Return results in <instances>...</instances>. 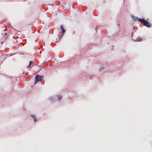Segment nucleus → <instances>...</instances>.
<instances>
[{
	"mask_svg": "<svg viewBox=\"0 0 152 152\" xmlns=\"http://www.w3.org/2000/svg\"><path fill=\"white\" fill-rule=\"evenodd\" d=\"M137 19L139 21L141 22L144 24V26H146L148 27H150L151 24L149 23L145 20L144 19H141L139 18H137Z\"/></svg>",
	"mask_w": 152,
	"mask_h": 152,
	"instance_id": "nucleus-1",
	"label": "nucleus"
},
{
	"mask_svg": "<svg viewBox=\"0 0 152 152\" xmlns=\"http://www.w3.org/2000/svg\"><path fill=\"white\" fill-rule=\"evenodd\" d=\"M34 62L33 61H31L29 62L28 66H27V67L30 68L32 67L33 66Z\"/></svg>",
	"mask_w": 152,
	"mask_h": 152,
	"instance_id": "nucleus-2",
	"label": "nucleus"
},
{
	"mask_svg": "<svg viewBox=\"0 0 152 152\" xmlns=\"http://www.w3.org/2000/svg\"><path fill=\"white\" fill-rule=\"evenodd\" d=\"M35 84H36V83L38 82V75H37L36 76L35 78Z\"/></svg>",
	"mask_w": 152,
	"mask_h": 152,
	"instance_id": "nucleus-3",
	"label": "nucleus"
},
{
	"mask_svg": "<svg viewBox=\"0 0 152 152\" xmlns=\"http://www.w3.org/2000/svg\"><path fill=\"white\" fill-rule=\"evenodd\" d=\"M43 78V77L39 75V81H41L42 80Z\"/></svg>",
	"mask_w": 152,
	"mask_h": 152,
	"instance_id": "nucleus-4",
	"label": "nucleus"
},
{
	"mask_svg": "<svg viewBox=\"0 0 152 152\" xmlns=\"http://www.w3.org/2000/svg\"><path fill=\"white\" fill-rule=\"evenodd\" d=\"M61 29L62 30V33L63 34L65 32V30L63 28V27L62 26H61Z\"/></svg>",
	"mask_w": 152,
	"mask_h": 152,
	"instance_id": "nucleus-5",
	"label": "nucleus"
},
{
	"mask_svg": "<svg viewBox=\"0 0 152 152\" xmlns=\"http://www.w3.org/2000/svg\"><path fill=\"white\" fill-rule=\"evenodd\" d=\"M62 97L61 95H59L58 96V100H60L61 99H62Z\"/></svg>",
	"mask_w": 152,
	"mask_h": 152,
	"instance_id": "nucleus-6",
	"label": "nucleus"
},
{
	"mask_svg": "<svg viewBox=\"0 0 152 152\" xmlns=\"http://www.w3.org/2000/svg\"><path fill=\"white\" fill-rule=\"evenodd\" d=\"M32 117L34 118V122H35L36 121V120L35 119V115L32 116Z\"/></svg>",
	"mask_w": 152,
	"mask_h": 152,
	"instance_id": "nucleus-7",
	"label": "nucleus"
},
{
	"mask_svg": "<svg viewBox=\"0 0 152 152\" xmlns=\"http://www.w3.org/2000/svg\"><path fill=\"white\" fill-rule=\"evenodd\" d=\"M43 67H44V66H41L40 67V68L41 69H42L43 68Z\"/></svg>",
	"mask_w": 152,
	"mask_h": 152,
	"instance_id": "nucleus-8",
	"label": "nucleus"
}]
</instances>
